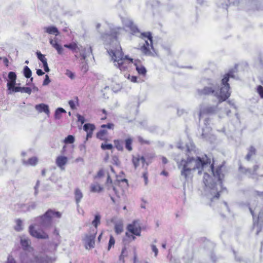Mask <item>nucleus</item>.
Segmentation results:
<instances>
[{"instance_id":"f257e3e1","label":"nucleus","mask_w":263,"mask_h":263,"mask_svg":"<svg viewBox=\"0 0 263 263\" xmlns=\"http://www.w3.org/2000/svg\"><path fill=\"white\" fill-rule=\"evenodd\" d=\"M190 146L186 145L187 151V157L186 159H182L180 161L175 159L178 168L180 170V175L184 178L185 181L192 177L193 172L198 170V174L200 175L203 172V183L205 186V191H208L213 195L211 199H218L220 193L225 188L222 187V179L224 177L222 173L221 168L222 165H220L214 170V162H211V159L205 155L202 158L196 156L195 145L190 143Z\"/></svg>"},{"instance_id":"f03ea898","label":"nucleus","mask_w":263,"mask_h":263,"mask_svg":"<svg viewBox=\"0 0 263 263\" xmlns=\"http://www.w3.org/2000/svg\"><path fill=\"white\" fill-rule=\"evenodd\" d=\"M121 30L122 28L120 27L112 28L109 33L102 34V38L106 44L111 45V48L107 49V52L114 60L115 65L120 70L124 71L127 68L128 63L133 62V59L128 58L127 55L124 57L121 47L117 40V36Z\"/></svg>"},{"instance_id":"7ed1b4c3","label":"nucleus","mask_w":263,"mask_h":263,"mask_svg":"<svg viewBox=\"0 0 263 263\" xmlns=\"http://www.w3.org/2000/svg\"><path fill=\"white\" fill-rule=\"evenodd\" d=\"M235 72H236V67H235V69L229 70L227 73L224 75L221 80L219 91L216 90V86L214 81L208 79L205 80L208 86H204L202 89H198L197 90V94L199 96L213 95L218 100L217 105L226 101L231 96L230 87L228 81L230 78H234V73Z\"/></svg>"},{"instance_id":"20e7f679","label":"nucleus","mask_w":263,"mask_h":263,"mask_svg":"<svg viewBox=\"0 0 263 263\" xmlns=\"http://www.w3.org/2000/svg\"><path fill=\"white\" fill-rule=\"evenodd\" d=\"M61 217V214L59 212L48 210L43 215L37 216L32 220L33 223L30 224L28 229L30 235L37 239H48L49 235L45 230L51 227L54 217L59 218Z\"/></svg>"},{"instance_id":"39448f33","label":"nucleus","mask_w":263,"mask_h":263,"mask_svg":"<svg viewBox=\"0 0 263 263\" xmlns=\"http://www.w3.org/2000/svg\"><path fill=\"white\" fill-rule=\"evenodd\" d=\"M123 25L126 28L130 29L133 34L138 35L142 39H147L148 41H145V44L141 47V50L145 55H150L151 52L150 51V47L153 49V40L151 33L150 32L140 33L139 29L137 26L134 23L133 21L128 16H121Z\"/></svg>"},{"instance_id":"423d86ee","label":"nucleus","mask_w":263,"mask_h":263,"mask_svg":"<svg viewBox=\"0 0 263 263\" xmlns=\"http://www.w3.org/2000/svg\"><path fill=\"white\" fill-rule=\"evenodd\" d=\"M64 47L68 48L72 51L73 52H80L81 55V60L85 61L86 58L89 56L92 53V49L91 47L87 48H83L82 46H79L77 43L74 42L71 43L69 44H65Z\"/></svg>"},{"instance_id":"0eeeda50","label":"nucleus","mask_w":263,"mask_h":263,"mask_svg":"<svg viewBox=\"0 0 263 263\" xmlns=\"http://www.w3.org/2000/svg\"><path fill=\"white\" fill-rule=\"evenodd\" d=\"M96 233V230H92V232L85 235L83 241L86 249H90L95 247V239Z\"/></svg>"},{"instance_id":"6e6552de","label":"nucleus","mask_w":263,"mask_h":263,"mask_svg":"<svg viewBox=\"0 0 263 263\" xmlns=\"http://www.w3.org/2000/svg\"><path fill=\"white\" fill-rule=\"evenodd\" d=\"M127 230L133 234L140 236L141 235V227L140 221L135 220L127 227Z\"/></svg>"},{"instance_id":"1a4fd4ad","label":"nucleus","mask_w":263,"mask_h":263,"mask_svg":"<svg viewBox=\"0 0 263 263\" xmlns=\"http://www.w3.org/2000/svg\"><path fill=\"white\" fill-rule=\"evenodd\" d=\"M217 110V106H207L200 109L199 118L205 114H212L215 113Z\"/></svg>"},{"instance_id":"9d476101","label":"nucleus","mask_w":263,"mask_h":263,"mask_svg":"<svg viewBox=\"0 0 263 263\" xmlns=\"http://www.w3.org/2000/svg\"><path fill=\"white\" fill-rule=\"evenodd\" d=\"M8 77L9 81H8L7 86L8 89L11 90L16 84V75L14 72L10 71L8 73Z\"/></svg>"},{"instance_id":"9b49d317","label":"nucleus","mask_w":263,"mask_h":263,"mask_svg":"<svg viewBox=\"0 0 263 263\" xmlns=\"http://www.w3.org/2000/svg\"><path fill=\"white\" fill-rule=\"evenodd\" d=\"M49 43L51 45L57 50L59 54L62 55L63 54L64 49L58 43L57 37H54V39L50 38L49 39Z\"/></svg>"},{"instance_id":"f8f14e48","label":"nucleus","mask_w":263,"mask_h":263,"mask_svg":"<svg viewBox=\"0 0 263 263\" xmlns=\"http://www.w3.org/2000/svg\"><path fill=\"white\" fill-rule=\"evenodd\" d=\"M83 129L87 133L86 140L92 137L93 130L95 129V126L93 124L86 123L83 126Z\"/></svg>"},{"instance_id":"ddd939ff","label":"nucleus","mask_w":263,"mask_h":263,"mask_svg":"<svg viewBox=\"0 0 263 263\" xmlns=\"http://www.w3.org/2000/svg\"><path fill=\"white\" fill-rule=\"evenodd\" d=\"M83 197V194L81 190L79 188H76L74 190V198L78 208L79 207V203Z\"/></svg>"},{"instance_id":"4468645a","label":"nucleus","mask_w":263,"mask_h":263,"mask_svg":"<svg viewBox=\"0 0 263 263\" xmlns=\"http://www.w3.org/2000/svg\"><path fill=\"white\" fill-rule=\"evenodd\" d=\"M35 108L40 113L44 112L47 115L50 114L49 106L47 104L44 103L37 104L35 106Z\"/></svg>"},{"instance_id":"2eb2a0df","label":"nucleus","mask_w":263,"mask_h":263,"mask_svg":"<svg viewBox=\"0 0 263 263\" xmlns=\"http://www.w3.org/2000/svg\"><path fill=\"white\" fill-rule=\"evenodd\" d=\"M35 260L38 263H52L55 260V259H53L46 255H43L37 256L35 258Z\"/></svg>"},{"instance_id":"dca6fc26","label":"nucleus","mask_w":263,"mask_h":263,"mask_svg":"<svg viewBox=\"0 0 263 263\" xmlns=\"http://www.w3.org/2000/svg\"><path fill=\"white\" fill-rule=\"evenodd\" d=\"M68 159L65 156H59L56 159V164L62 170H64V166L67 163Z\"/></svg>"},{"instance_id":"f3484780","label":"nucleus","mask_w":263,"mask_h":263,"mask_svg":"<svg viewBox=\"0 0 263 263\" xmlns=\"http://www.w3.org/2000/svg\"><path fill=\"white\" fill-rule=\"evenodd\" d=\"M44 31L49 34H54L57 36L59 34L60 32L58 28L53 26L45 27L43 28Z\"/></svg>"},{"instance_id":"a211bd4d","label":"nucleus","mask_w":263,"mask_h":263,"mask_svg":"<svg viewBox=\"0 0 263 263\" xmlns=\"http://www.w3.org/2000/svg\"><path fill=\"white\" fill-rule=\"evenodd\" d=\"M115 231L117 234H120L123 231V222L122 219H119L115 222Z\"/></svg>"},{"instance_id":"6ab92c4d","label":"nucleus","mask_w":263,"mask_h":263,"mask_svg":"<svg viewBox=\"0 0 263 263\" xmlns=\"http://www.w3.org/2000/svg\"><path fill=\"white\" fill-rule=\"evenodd\" d=\"M20 263H31L32 258L26 252H22L20 256Z\"/></svg>"},{"instance_id":"aec40b11","label":"nucleus","mask_w":263,"mask_h":263,"mask_svg":"<svg viewBox=\"0 0 263 263\" xmlns=\"http://www.w3.org/2000/svg\"><path fill=\"white\" fill-rule=\"evenodd\" d=\"M259 166L257 165H255L254 166L253 170L252 171V170L250 168H246L243 167H242L241 165L239 166V170L243 173L245 174H249L250 175H253L254 174H256V172Z\"/></svg>"},{"instance_id":"412c9836","label":"nucleus","mask_w":263,"mask_h":263,"mask_svg":"<svg viewBox=\"0 0 263 263\" xmlns=\"http://www.w3.org/2000/svg\"><path fill=\"white\" fill-rule=\"evenodd\" d=\"M11 90L14 92H21L22 93L25 92L30 95L31 93V89L28 87H15L14 86Z\"/></svg>"},{"instance_id":"4be33fe9","label":"nucleus","mask_w":263,"mask_h":263,"mask_svg":"<svg viewBox=\"0 0 263 263\" xmlns=\"http://www.w3.org/2000/svg\"><path fill=\"white\" fill-rule=\"evenodd\" d=\"M37 161H38V159L36 157H32L29 158L28 160H26L25 159L22 160L23 164L26 166L35 165L37 164Z\"/></svg>"},{"instance_id":"5701e85b","label":"nucleus","mask_w":263,"mask_h":263,"mask_svg":"<svg viewBox=\"0 0 263 263\" xmlns=\"http://www.w3.org/2000/svg\"><path fill=\"white\" fill-rule=\"evenodd\" d=\"M145 162V159L144 157L143 156L138 157H134L133 158V163L135 168H136L139 165L140 163H141L143 166L144 165Z\"/></svg>"},{"instance_id":"b1692460","label":"nucleus","mask_w":263,"mask_h":263,"mask_svg":"<svg viewBox=\"0 0 263 263\" xmlns=\"http://www.w3.org/2000/svg\"><path fill=\"white\" fill-rule=\"evenodd\" d=\"M21 245L24 250H27L30 244V239L26 236H22L20 240Z\"/></svg>"},{"instance_id":"393cba45","label":"nucleus","mask_w":263,"mask_h":263,"mask_svg":"<svg viewBox=\"0 0 263 263\" xmlns=\"http://www.w3.org/2000/svg\"><path fill=\"white\" fill-rule=\"evenodd\" d=\"M90 189V192L93 193H100L103 190V187L97 183H92Z\"/></svg>"},{"instance_id":"a878e982","label":"nucleus","mask_w":263,"mask_h":263,"mask_svg":"<svg viewBox=\"0 0 263 263\" xmlns=\"http://www.w3.org/2000/svg\"><path fill=\"white\" fill-rule=\"evenodd\" d=\"M15 222L16 224L14 227V230L17 232L22 231L24 229L23 221L20 219H17Z\"/></svg>"},{"instance_id":"bb28decb","label":"nucleus","mask_w":263,"mask_h":263,"mask_svg":"<svg viewBox=\"0 0 263 263\" xmlns=\"http://www.w3.org/2000/svg\"><path fill=\"white\" fill-rule=\"evenodd\" d=\"M256 154V149L255 148L251 146L248 148V152L247 155L246 156V159L248 161H249L251 159L252 156L255 155Z\"/></svg>"},{"instance_id":"cd10ccee","label":"nucleus","mask_w":263,"mask_h":263,"mask_svg":"<svg viewBox=\"0 0 263 263\" xmlns=\"http://www.w3.org/2000/svg\"><path fill=\"white\" fill-rule=\"evenodd\" d=\"M100 220H101V216L99 213H97L95 216V218L92 221V224L95 227V229L93 230H96L97 229L98 226L100 224Z\"/></svg>"},{"instance_id":"c85d7f7f","label":"nucleus","mask_w":263,"mask_h":263,"mask_svg":"<svg viewBox=\"0 0 263 263\" xmlns=\"http://www.w3.org/2000/svg\"><path fill=\"white\" fill-rule=\"evenodd\" d=\"M107 132L105 129L100 130L97 134V137L101 140H106Z\"/></svg>"},{"instance_id":"c756f323","label":"nucleus","mask_w":263,"mask_h":263,"mask_svg":"<svg viewBox=\"0 0 263 263\" xmlns=\"http://www.w3.org/2000/svg\"><path fill=\"white\" fill-rule=\"evenodd\" d=\"M66 111L63 108L59 107L57 108L54 113V118L55 119L59 120L62 117V114L65 113Z\"/></svg>"},{"instance_id":"7c9ffc66","label":"nucleus","mask_w":263,"mask_h":263,"mask_svg":"<svg viewBox=\"0 0 263 263\" xmlns=\"http://www.w3.org/2000/svg\"><path fill=\"white\" fill-rule=\"evenodd\" d=\"M128 255V251L126 248V247H124L122 249L121 254H120L119 256V260L122 263L125 262L124 258L125 257H127Z\"/></svg>"},{"instance_id":"2f4dec72","label":"nucleus","mask_w":263,"mask_h":263,"mask_svg":"<svg viewBox=\"0 0 263 263\" xmlns=\"http://www.w3.org/2000/svg\"><path fill=\"white\" fill-rule=\"evenodd\" d=\"M135 65L136 66V70L138 71L139 74L143 75V76H144L146 74V70L144 66H138L136 62L135 63Z\"/></svg>"},{"instance_id":"473e14b6","label":"nucleus","mask_w":263,"mask_h":263,"mask_svg":"<svg viewBox=\"0 0 263 263\" xmlns=\"http://www.w3.org/2000/svg\"><path fill=\"white\" fill-rule=\"evenodd\" d=\"M114 144L116 148L119 151H123V141L119 140H115Z\"/></svg>"},{"instance_id":"72a5a7b5","label":"nucleus","mask_w":263,"mask_h":263,"mask_svg":"<svg viewBox=\"0 0 263 263\" xmlns=\"http://www.w3.org/2000/svg\"><path fill=\"white\" fill-rule=\"evenodd\" d=\"M133 141V139L130 137L127 138L125 140V148L128 151H131L133 149L132 146Z\"/></svg>"},{"instance_id":"f704fd0d","label":"nucleus","mask_w":263,"mask_h":263,"mask_svg":"<svg viewBox=\"0 0 263 263\" xmlns=\"http://www.w3.org/2000/svg\"><path fill=\"white\" fill-rule=\"evenodd\" d=\"M16 253L17 252L16 251L11 252L8 256L6 263H17L14 257V256L16 254Z\"/></svg>"},{"instance_id":"c9c22d12","label":"nucleus","mask_w":263,"mask_h":263,"mask_svg":"<svg viewBox=\"0 0 263 263\" xmlns=\"http://www.w3.org/2000/svg\"><path fill=\"white\" fill-rule=\"evenodd\" d=\"M24 75L27 78H30L32 74L31 70L30 68L27 66H25L24 68Z\"/></svg>"},{"instance_id":"e433bc0d","label":"nucleus","mask_w":263,"mask_h":263,"mask_svg":"<svg viewBox=\"0 0 263 263\" xmlns=\"http://www.w3.org/2000/svg\"><path fill=\"white\" fill-rule=\"evenodd\" d=\"M74 141V137L72 135L68 136L64 140V142L66 144H71Z\"/></svg>"},{"instance_id":"4c0bfd02","label":"nucleus","mask_w":263,"mask_h":263,"mask_svg":"<svg viewBox=\"0 0 263 263\" xmlns=\"http://www.w3.org/2000/svg\"><path fill=\"white\" fill-rule=\"evenodd\" d=\"M36 55L39 60H40L42 62V63L47 62V59L45 58V55L42 54L40 52H37Z\"/></svg>"},{"instance_id":"58836bf2","label":"nucleus","mask_w":263,"mask_h":263,"mask_svg":"<svg viewBox=\"0 0 263 263\" xmlns=\"http://www.w3.org/2000/svg\"><path fill=\"white\" fill-rule=\"evenodd\" d=\"M102 149H111L113 148V145L111 144L102 143L101 145Z\"/></svg>"},{"instance_id":"ea45409f","label":"nucleus","mask_w":263,"mask_h":263,"mask_svg":"<svg viewBox=\"0 0 263 263\" xmlns=\"http://www.w3.org/2000/svg\"><path fill=\"white\" fill-rule=\"evenodd\" d=\"M115 243V240L114 237L112 235H110L109 237V240L108 243V250H109L111 247L114 246Z\"/></svg>"},{"instance_id":"a19ab883","label":"nucleus","mask_w":263,"mask_h":263,"mask_svg":"<svg viewBox=\"0 0 263 263\" xmlns=\"http://www.w3.org/2000/svg\"><path fill=\"white\" fill-rule=\"evenodd\" d=\"M111 160H112V163L117 166L119 165L120 164L119 159L118 157L116 156H113L112 157Z\"/></svg>"},{"instance_id":"79ce46f5","label":"nucleus","mask_w":263,"mask_h":263,"mask_svg":"<svg viewBox=\"0 0 263 263\" xmlns=\"http://www.w3.org/2000/svg\"><path fill=\"white\" fill-rule=\"evenodd\" d=\"M65 74L72 80L74 79L75 76L74 73L69 69H66Z\"/></svg>"},{"instance_id":"37998d69","label":"nucleus","mask_w":263,"mask_h":263,"mask_svg":"<svg viewBox=\"0 0 263 263\" xmlns=\"http://www.w3.org/2000/svg\"><path fill=\"white\" fill-rule=\"evenodd\" d=\"M114 124L113 123H108L107 124H103L101 125V128H107L108 129H112L114 127Z\"/></svg>"},{"instance_id":"c03bdc74","label":"nucleus","mask_w":263,"mask_h":263,"mask_svg":"<svg viewBox=\"0 0 263 263\" xmlns=\"http://www.w3.org/2000/svg\"><path fill=\"white\" fill-rule=\"evenodd\" d=\"M258 222L260 223L261 224L263 225V209L259 212L258 217Z\"/></svg>"},{"instance_id":"a18cd8bd","label":"nucleus","mask_w":263,"mask_h":263,"mask_svg":"<svg viewBox=\"0 0 263 263\" xmlns=\"http://www.w3.org/2000/svg\"><path fill=\"white\" fill-rule=\"evenodd\" d=\"M21 211L22 212H29V209L28 208V206L27 205V204H22L21 205Z\"/></svg>"},{"instance_id":"49530a36","label":"nucleus","mask_w":263,"mask_h":263,"mask_svg":"<svg viewBox=\"0 0 263 263\" xmlns=\"http://www.w3.org/2000/svg\"><path fill=\"white\" fill-rule=\"evenodd\" d=\"M82 66H81V69L84 71L85 72H86L88 70V65L86 62H82Z\"/></svg>"},{"instance_id":"de8ad7c7","label":"nucleus","mask_w":263,"mask_h":263,"mask_svg":"<svg viewBox=\"0 0 263 263\" xmlns=\"http://www.w3.org/2000/svg\"><path fill=\"white\" fill-rule=\"evenodd\" d=\"M50 82V80L49 78V76L46 74L45 76V78L43 81V85L44 86H46V85H47L49 84V83Z\"/></svg>"},{"instance_id":"09e8293b","label":"nucleus","mask_w":263,"mask_h":263,"mask_svg":"<svg viewBox=\"0 0 263 263\" xmlns=\"http://www.w3.org/2000/svg\"><path fill=\"white\" fill-rule=\"evenodd\" d=\"M142 176L144 180L145 185H146L148 183V173L147 172H145L143 173Z\"/></svg>"},{"instance_id":"8fccbe9b","label":"nucleus","mask_w":263,"mask_h":263,"mask_svg":"<svg viewBox=\"0 0 263 263\" xmlns=\"http://www.w3.org/2000/svg\"><path fill=\"white\" fill-rule=\"evenodd\" d=\"M257 92L260 95V97L263 98V87L259 85L257 87Z\"/></svg>"},{"instance_id":"3c124183","label":"nucleus","mask_w":263,"mask_h":263,"mask_svg":"<svg viewBox=\"0 0 263 263\" xmlns=\"http://www.w3.org/2000/svg\"><path fill=\"white\" fill-rule=\"evenodd\" d=\"M138 140L141 144H149V142L148 141L144 140L141 136L138 137Z\"/></svg>"},{"instance_id":"603ef678","label":"nucleus","mask_w":263,"mask_h":263,"mask_svg":"<svg viewBox=\"0 0 263 263\" xmlns=\"http://www.w3.org/2000/svg\"><path fill=\"white\" fill-rule=\"evenodd\" d=\"M27 204L29 209V211H30L31 210H34L36 208V204L35 202H31V203H30L29 204Z\"/></svg>"},{"instance_id":"864d4df0","label":"nucleus","mask_w":263,"mask_h":263,"mask_svg":"<svg viewBox=\"0 0 263 263\" xmlns=\"http://www.w3.org/2000/svg\"><path fill=\"white\" fill-rule=\"evenodd\" d=\"M151 248L153 252L155 253V256L156 257L158 253V249L157 248L156 246L154 245H151Z\"/></svg>"},{"instance_id":"5fc2aeb1","label":"nucleus","mask_w":263,"mask_h":263,"mask_svg":"<svg viewBox=\"0 0 263 263\" xmlns=\"http://www.w3.org/2000/svg\"><path fill=\"white\" fill-rule=\"evenodd\" d=\"M77 117L78 121L80 122L82 124H83L85 122V118L83 116L78 114Z\"/></svg>"},{"instance_id":"6e6d98bb","label":"nucleus","mask_w":263,"mask_h":263,"mask_svg":"<svg viewBox=\"0 0 263 263\" xmlns=\"http://www.w3.org/2000/svg\"><path fill=\"white\" fill-rule=\"evenodd\" d=\"M104 171L103 170L101 169L98 172L96 176H95V178H101L104 175Z\"/></svg>"},{"instance_id":"4d7b16f0","label":"nucleus","mask_w":263,"mask_h":263,"mask_svg":"<svg viewBox=\"0 0 263 263\" xmlns=\"http://www.w3.org/2000/svg\"><path fill=\"white\" fill-rule=\"evenodd\" d=\"M40 185V181L39 180H37L36 181V184L34 186V195H36L38 193V187Z\"/></svg>"},{"instance_id":"13d9d810","label":"nucleus","mask_w":263,"mask_h":263,"mask_svg":"<svg viewBox=\"0 0 263 263\" xmlns=\"http://www.w3.org/2000/svg\"><path fill=\"white\" fill-rule=\"evenodd\" d=\"M43 67H44L45 71L46 72H49L50 71V69L48 66L47 61L46 62H44L43 63Z\"/></svg>"},{"instance_id":"bf43d9fd","label":"nucleus","mask_w":263,"mask_h":263,"mask_svg":"<svg viewBox=\"0 0 263 263\" xmlns=\"http://www.w3.org/2000/svg\"><path fill=\"white\" fill-rule=\"evenodd\" d=\"M69 106L72 109H75V103L73 100H70L68 102Z\"/></svg>"},{"instance_id":"052dcab7","label":"nucleus","mask_w":263,"mask_h":263,"mask_svg":"<svg viewBox=\"0 0 263 263\" xmlns=\"http://www.w3.org/2000/svg\"><path fill=\"white\" fill-rule=\"evenodd\" d=\"M111 183H112L111 179L109 175L108 174L107 178V180H106V184L107 185H109V184H111Z\"/></svg>"},{"instance_id":"680f3d73","label":"nucleus","mask_w":263,"mask_h":263,"mask_svg":"<svg viewBox=\"0 0 263 263\" xmlns=\"http://www.w3.org/2000/svg\"><path fill=\"white\" fill-rule=\"evenodd\" d=\"M53 234L56 236V237L57 238H59L60 237L59 231L56 228H55L54 230Z\"/></svg>"},{"instance_id":"e2e57ef3","label":"nucleus","mask_w":263,"mask_h":263,"mask_svg":"<svg viewBox=\"0 0 263 263\" xmlns=\"http://www.w3.org/2000/svg\"><path fill=\"white\" fill-rule=\"evenodd\" d=\"M178 260L177 258L171 257L170 258V263H178Z\"/></svg>"},{"instance_id":"0e129e2a","label":"nucleus","mask_w":263,"mask_h":263,"mask_svg":"<svg viewBox=\"0 0 263 263\" xmlns=\"http://www.w3.org/2000/svg\"><path fill=\"white\" fill-rule=\"evenodd\" d=\"M36 74L38 76H43L44 74V72L42 71V70L39 69H37V70H36Z\"/></svg>"},{"instance_id":"69168bd1","label":"nucleus","mask_w":263,"mask_h":263,"mask_svg":"<svg viewBox=\"0 0 263 263\" xmlns=\"http://www.w3.org/2000/svg\"><path fill=\"white\" fill-rule=\"evenodd\" d=\"M129 79H130V81L132 82H137V77H136V76H132L131 78H129Z\"/></svg>"},{"instance_id":"338daca9","label":"nucleus","mask_w":263,"mask_h":263,"mask_svg":"<svg viewBox=\"0 0 263 263\" xmlns=\"http://www.w3.org/2000/svg\"><path fill=\"white\" fill-rule=\"evenodd\" d=\"M162 161L163 164H166L168 162L167 159L165 157H162Z\"/></svg>"},{"instance_id":"774afa93","label":"nucleus","mask_w":263,"mask_h":263,"mask_svg":"<svg viewBox=\"0 0 263 263\" xmlns=\"http://www.w3.org/2000/svg\"><path fill=\"white\" fill-rule=\"evenodd\" d=\"M228 102L230 105L233 106L234 108H236V107L235 106L234 103L233 102V101H229Z\"/></svg>"}]
</instances>
